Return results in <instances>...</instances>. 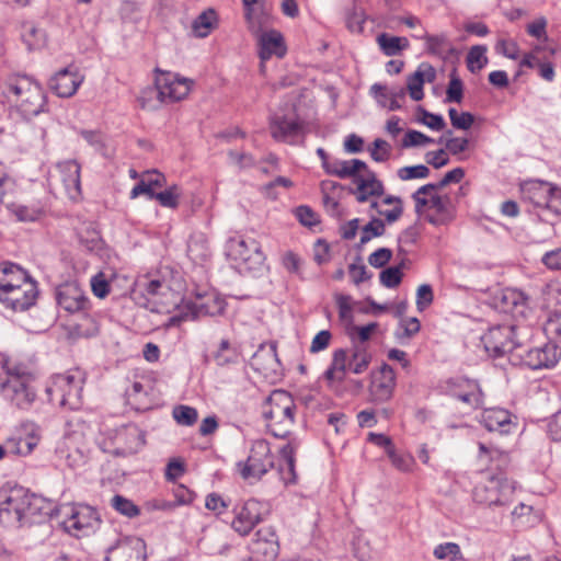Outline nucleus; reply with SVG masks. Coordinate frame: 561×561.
I'll return each mask as SVG.
<instances>
[{
  "label": "nucleus",
  "mask_w": 561,
  "mask_h": 561,
  "mask_svg": "<svg viewBox=\"0 0 561 561\" xmlns=\"http://www.w3.org/2000/svg\"><path fill=\"white\" fill-rule=\"evenodd\" d=\"M478 460L485 470L472 489L473 502L489 508L508 505L516 490V482L506 476L510 454L483 442L478 443Z\"/></svg>",
  "instance_id": "f257e3e1"
},
{
  "label": "nucleus",
  "mask_w": 561,
  "mask_h": 561,
  "mask_svg": "<svg viewBox=\"0 0 561 561\" xmlns=\"http://www.w3.org/2000/svg\"><path fill=\"white\" fill-rule=\"evenodd\" d=\"M158 76L154 80V87L147 88L141 91L138 102L141 108L154 110L158 104L152 103L156 98L157 103H174L183 100L191 90L192 81L185 78H179L170 71H161L156 69Z\"/></svg>",
  "instance_id": "f03ea898"
},
{
  "label": "nucleus",
  "mask_w": 561,
  "mask_h": 561,
  "mask_svg": "<svg viewBox=\"0 0 561 561\" xmlns=\"http://www.w3.org/2000/svg\"><path fill=\"white\" fill-rule=\"evenodd\" d=\"M5 87L15 96L16 106L25 118L30 119L46 111V95L32 78L14 75L7 79Z\"/></svg>",
  "instance_id": "7ed1b4c3"
},
{
  "label": "nucleus",
  "mask_w": 561,
  "mask_h": 561,
  "mask_svg": "<svg viewBox=\"0 0 561 561\" xmlns=\"http://www.w3.org/2000/svg\"><path fill=\"white\" fill-rule=\"evenodd\" d=\"M42 500L23 488H13L0 495V523L8 527L22 524L39 512Z\"/></svg>",
  "instance_id": "20e7f679"
},
{
  "label": "nucleus",
  "mask_w": 561,
  "mask_h": 561,
  "mask_svg": "<svg viewBox=\"0 0 561 561\" xmlns=\"http://www.w3.org/2000/svg\"><path fill=\"white\" fill-rule=\"evenodd\" d=\"M84 381L85 373L80 368L54 375L46 388L49 401L70 410L79 409Z\"/></svg>",
  "instance_id": "39448f33"
},
{
  "label": "nucleus",
  "mask_w": 561,
  "mask_h": 561,
  "mask_svg": "<svg viewBox=\"0 0 561 561\" xmlns=\"http://www.w3.org/2000/svg\"><path fill=\"white\" fill-rule=\"evenodd\" d=\"M295 403L291 396L285 390H274L267 398L263 414L268 421V428L273 436L287 438L294 423Z\"/></svg>",
  "instance_id": "423d86ee"
},
{
  "label": "nucleus",
  "mask_w": 561,
  "mask_h": 561,
  "mask_svg": "<svg viewBox=\"0 0 561 561\" xmlns=\"http://www.w3.org/2000/svg\"><path fill=\"white\" fill-rule=\"evenodd\" d=\"M158 375L150 370H136L128 378L125 388L127 403L137 411L151 409L160 399L161 391L158 387Z\"/></svg>",
  "instance_id": "0eeeda50"
},
{
  "label": "nucleus",
  "mask_w": 561,
  "mask_h": 561,
  "mask_svg": "<svg viewBox=\"0 0 561 561\" xmlns=\"http://www.w3.org/2000/svg\"><path fill=\"white\" fill-rule=\"evenodd\" d=\"M145 444V434L135 424L107 431L100 442L105 453L122 457L137 454Z\"/></svg>",
  "instance_id": "6e6552de"
},
{
  "label": "nucleus",
  "mask_w": 561,
  "mask_h": 561,
  "mask_svg": "<svg viewBox=\"0 0 561 561\" xmlns=\"http://www.w3.org/2000/svg\"><path fill=\"white\" fill-rule=\"evenodd\" d=\"M267 514L266 505L256 499L240 501L232 508L230 526L238 535L247 537Z\"/></svg>",
  "instance_id": "1a4fd4ad"
},
{
  "label": "nucleus",
  "mask_w": 561,
  "mask_h": 561,
  "mask_svg": "<svg viewBox=\"0 0 561 561\" xmlns=\"http://www.w3.org/2000/svg\"><path fill=\"white\" fill-rule=\"evenodd\" d=\"M275 466V457L265 439L254 440L247 460L238 463L239 472L245 480H260Z\"/></svg>",
  "instance_id": "9d476101"
},
{
  "label": "nucleus",
  "mask_w": 561,
  "mask_h": 561,
  "mask_svg": "<svg viewBox=\"0 0 561 561\" xmlns=\"http://www.w3.org/2000/svg\"><path fill=\"white\" fill-rule=\"evenodd\" d=\"M64 514L62 526L65 530L77 538L92 534L101 522L98 512L89 505H66Z\"/></svg>",
  "instance_id": "9b49d317"
},
{
  "label": "nucleus",
  "mask_w": 561,
  "mask_h": 561,
  "mask_svg": "<svg viewBox=\"0 0 561 561\" xmlns=\"http://www.w3.org/2000/svg\"><path fill=\"white\" fill-rule=\"evenodd\" d=\"M370 353H334L332 366L325 371L324 380L333 390H339L346 373L360 374L370 364Z\"/></svg>",
  "instance_id": "f8f14e48"
},
{
  "label": "nucleus",
  "mask_w": 561,
  "mask_h": 561,
  "mask_svg": "<svg viewBox=\"0 0 561 561\" xmlns=\"http://www.w3.org/2000/svg\"><path fill=\"white\" fill-rule=\"evenodd\" d=\"M227 256L248 271L260 270L265 261L260 243L255 239L229 238L226 243Z\"/></svg>",
  "instance_id": "ddd939ff"
},
{
  "label": "nucleus",
  "mask_w": 561,
  "mask_h": 561,
  "mask_svg": "<svg viewBox=\"0 0 561 561\" xmlns=\"http://www.w3.org/2000/svg\"><path fill=\"white\" fill-rule=\"evenodd\" d=\"M2 284L0 301L4 308L14 312H21L35 305L38 296L36 282H25L21 286H12L8 283Z\"/></svg>",
  "instance_id": "4468645a"
},
{
  "label": "nucleus",
  "mask_w": 561,
  "mask_h": 561,
  "mask_svg": "<svg viewBox=\"0 0 561 561\" xmlns=\"http://www.w3.org/2000/svg\"><path fill=\"white\" fill-rule=\"evenodd\" d=\"M270 130L275 140L294 145L304 138L305 124L295 111L275 113L270 121Z\"/></svg>",
  "instance_id": "2eb2a0df"
},
{
  "label": "nucleus",
  "mask_w": 561,
  "mask_h": 561,
  "mask_svg": "<svg viewBox=\"0 0 561 561\" xmlns=\"http://www.w3.org/2000/svg\"><path fill=\"white\" fill-rule=\"evenodd\" d=\"M51 184L70 199H77L81 194L80 165L76 160H67L56 164L55 173L50 175Z\"/></svg>",
  "instance_id": "dca6fc26"
},
{
  "label": "nucleus",
  "mask_w": 561,
  "mask_h": 561,
  "mask_svg": "<svg viewBox=\"0 0 561 561\" xmlns=\"http://www.w3.org/2000/svg\"><path fill=\"white\" fill-rule=\"evenodd\" d=\"M481 342L484 351H514L525 346L514 324H499L490 328L481 336Z\"/></svg>",
  "instance_id": "f3484780"
},
{
  "label": "nucleus",
  "mask_w": 561,
  "mask_h": 561,
  "mask_svg": "<svg viewBox=\"0 0 561 561\" xmlns=\"http://www.w3.org/2000/svg\"><path fill=\"white\" fill-rule=\"evenodd\" d=\"M277 535L273 527L260 528L252 539L249 551L253 561H274L278 554Z\"/></svg>",
  "instance_id": "a211bd4d"
},
{
  "label": "nucleus",
  "mask_w": 561,
  "mask_h": 561,
  "mask_svg": "<svg viewBox=\"0 0 561 561\" xmlns=\"http://www.w3.org/2000/svg\"><path fill=\"white\" fill-rule=\"evenodd\" d=\"M493 305L500 312L510 313L515 319H525L530 311L528 298L514 288L500 290L493 298Z\"/></svg>",
  "instance_id": "6ab92c4d"
},
{
  "label": "nucleus",
  "mask_w": 561,
  "mask_h": 561,
  "mask_svg": "<svg viewBox=\"0 0 561 561\" xmlns=\"http://www.w3.org/2000/svg\"><path fill=\"white\" fill-rule=\"evenodd\" d=\"M34 380L5 379L0 382L1 396L19 409H27L34 402L36 392L31 383Z\"/></svg>",
  "instance_id": "aec40b11"
},
{
  "label": "nucleus",
  "mask_w": 561,
  "mask_h": 561,
  "mask_svg": "<svg viewBox=\"0 0 561 561\" xmlns=\"http://www.w3.org/2000/svg\"><path fill=\"white\" fill-rule=\"evenodd\" d=\"M396 387V375L393 369L383 364L377 370L371 373L369 396L374 402L388 401Z\"/></svg>",
  "instance_id": "412c9836"
},
{
  "label": "nucleus",
  "mask_w": 561,
  "mask_h": 561,
  "mask_svg": "<svg viewBox=\"0 0 561 561\" xmlns=\"http://www.w3.org/2000/svg\"><path fill=\"white\" fill-rule=\"evenodd\" d=\"M190 308L196 318L204 316L215 317L224 312L226 301L215 290L197 288Z\"/></svg>",
  "instance_id": "4be33fe9"
},
{
  "label": "nucleus",
  "mask_w": 561,
  "mask_h": 561,
  "mask_svg": "<svg viewBox=\"0 0 561 561\" xmlns=\"http://www.w3.org/2000/svg\"><path fill=\"white\" fill-rule=\"evenodd\" d=\"M56 300L60 308L75 313L83 311L89 305V299L77 283H65L56 289Z\"/></svg>",
  "instance_id": "5701e85b"
},
{
  "label": "nucleus",
  "mask_w": 561,
  "mask_h": 561,
  "mask_svg": "<svg viewBox=\"0 0 561 561\" xmlns=\"http://www.w3.org/2000/svg\"><path fill=\"white\" fill-rule=\"evenodd\" d=\"M145 543L139 538H124L108 548L105 561H145Z\"/></svg>",
  "instance_id": "b1692460"
},
{
  "label": "nucleus",
  "mask_w": 561,
  "mask_h": 561,
  "mask_svg": "<svg viewBox=\"0 0 561 561\" xmlns=\"http://www.w3.org/2000/svg\"><path fill=\"white\" fill-rule=\"evenodd\" d=\"M41 440L38 430L34 425H24L7 440V450L16 456H28Z\"/></svg>",
  "instance_id": "393cba45"
},
{
  "label": "nucleus",
  "mask_w": 561,
  "mask_h": 561,
  "mask_svg": "<svg viewBox=\"0 0 561 561\" xmlns=\"http://www.w3.org/2000/svg\"><path fill=\"white\" fill-rule=\"evenodd\" d=\"M355 187H350L348 192L355 195L358 203H365L370 197L381 196L385 192V186L374 171L366 168L358 176L355 178Z\"/></svg>",
  "instance_id": "a878e982"
},
{
  "label": "nucleus",
  "mask_w": 561,
  "mask_h": 561,
  "mask_svg": "<svg viewBox=\"0 0 561 561\" xmlns=\"http://www.w3.org/2000/svg\"><path fill=\"white\" fill-rule=\"evenodd\" d=\"M253 35L257 38L259 56L262 61L270 59L272 56L282 58L286 55L287 48L280 32L276 30L263 32L261 30L259 34Z\"/></svg>",
  "instance_id": "bb28decb"
},
{
  "label": "nucleus",
  "mask_w": 561,
  "mask_h": 561,
  "mask_svg": "<svg viewBox=\"0 0 561 561\" xmlns=\"http://www.w3.org/2000/svg\"><path fill=\"white\" fill-rule=\"evenodd\" d=\"M508 360L528 369L551 368L559 362L561 353H508Z\"/></svg>",
  "instance_id": "cd10ccee"
},
{
  "label": "nucleus",
  "mask_w": 561,
  "mask_h": 561,
  "mask_svg": "<svg viewBox=\"0 0 561 561\" xmlns=\"http://www.w3.org/2000/svg\"><path fill=\"white\" fill-rule=\"evenodd\" d=\"M82 80L78 72L65 68L50 78L49 88L59 98H70L77 92Z\"/></svg>",
  "instance_id": "c85d7f7f"
},
{
  "label": "nucleus",
  "mask_w": 561,
  "mask_h": 561,
  "mask_svg": "<svg viewBox=\"0 0 561 561\" xmlns=\"http://www.w3.org/2000/svg\"><path fill=\"white\" fill-rule=\"evenodd\" d=\"M520 188L525 201H528L536 207L541 208L543 211L548 210L552 188L551 183L540 180H529L525 181Z\"/></svg>",
  "instance_id": "c756f323"
},
{
  "label": "nucleus",
  "mask_w": 561,
  "mask_h": 561,
  "mask_svg": "<svg viewBox=\"0 0 561 561\" xmlns=\"http://www.w3.org/2000/svg\"><path fill=\"white\" fill-rule=\"evenodd\" d=\"M0 363L5 370L7 379L34 380V364L31 360L20 359L18 353H1Z\"/></svg>",
  "instance_id": "7c9ffc66"
},
{
  "label": "nucleus",
  "mask_w": 561,
  "mask_h": 561,
  "mask_svg": "<svg viewBox=\"0 0 561 561\" xmlns=\"http://www.w3.org/2000/svg\"><path fill=\"white\" fill-rule=\"evenodd\" d=\"M481 423L489 432H499L500 434H508L516 428L511 413L500 408L484 410L481 414Z\"/></svg>",
  "instance_id": "2f4dec72"
},
{
  "label": "nucleus",
  "mask_w": 561,
  "mask_h": 561,
  "mask_svg": "<svg viewBox=\"0 0 561 561\" xmlns=\"http://www.w3.org/2000/svg\"><path fill=\"white\" fill-rule=\"evenodd\" d=\"M298 442L296 439H289L280 450V457L277 463V470L282 481L285 484H291L296 482V470H295V455L298 448Z\"/></svg>",
  "instance_id": "473e14b6"
},
{
  "label": "nucleus",
  "mask_w": 561,
  "mask_h": 561,
  "mask_svg": "<svg viewBox=\"0 0 561 561\" xmlns=\"http://www.w3.org/2000/svg\"><path fill=\"white\" fill-rule=\"evenodd\" d=\"M61 453H67L66 458L71 467L83 462L89 453V446L81 433L73 432L65 436Z\"/></svg>",
  "instance_id": "72a5a7b5"
},
{
  "label": "nucleus",
  "mask_w": 561,
  "mask_h": 561,
  "mask_svg": "<svg viewBox=\"0 0 561 561\" xmlns=\"http://www.w3.org/2000/svg\"><path fill=\"white\" fill-rule=\"evenodd\" d=\"M366 168L367 164L359 159L334 160L330 161L329 164L325 165L324 171L327 174L334 175L340 179L352 178L354 183L355 178L366 170Z\"/></svg>",
  "instance_id": "f704fd0d"
},
{
  "label": "nucleus",
  "mask_w": 561,
  "mask_h": 561,
  "mask_svg": "<svg viewBox=\"0 0 561 561\" xmlns=\"http://www.w3.org/2000/svg\"><path fill=\"white\" fill-rule=\"evenodd\" d=\"M25 282H34L31 276L21 266L14 263H3L0 266V291L2 290V283L12 286H21Z\"/></svg>",
  "instance_id": "c9c22d12"
},
{
  "label": "nucleus",
  "mask_w": 561,
  "mask_h": 561,
  "mask_svg": "<svg viewBox=\"0 0 561 561\" xmlns=\"http://www.w3.org/2000/svg\"><path fill=\"white\" fill-rule=\"evenodd\" d=\"M431 208H434L437 213V218H431L430 221L433 224H444L453 219L454 209L451 206L450 197L447 195H431L430 198Z\"/></svg>",
  "instance_id": "e433bc0d"
},
{
  "label": "nucleus",
  "mask_w": 561,
  "mask_h": 561,
  "mask_svg": "<svg viewBox=\"0 0 561 561\" xmlns=\"http://www.w3.org/2000/svg\"><path fill=\"white\" fill-rule=\"evenodd\" d=\"M426 41L427 51L432 55L446 58L454 55L456 49L453 47L446 35H428L422 36Z\"/></svg>",
  "instance_id": "4c0bfd02"
},
{
  "label": "nucleus",
  "mask_w": 561,
  "mask_h": 561,
  "mask_svg": "<svg viewBox=\"0 0 561 561\" xmlns=\"http://www.w3.org/2000/svg\"><path fill=\"white\" fill-rule=\"evenodd\" d=\"M377 43L386 56H396L401 50L409 47V41L405 37L390 36L381 33L377 36Z\"/></svg>",
  "instance_id": "58836bf2"
},
{
  "label": "nucleus",
  "mask_w": 561,
  "mask_h": 561,
  "mask_svg": "<svg viewBox=\"0 0 561 561\" xmlns=\"http://www.w3.org/2000/svg\"><path fill=\"white\" fill-rule=\"evenodd\" d=\"M394 469L403 473H413L416 469L415 458L407 451L390 449L387 456Z\"/></svg>",
  "instance_id": "ea45409f"
},
{
  "label": "nucleus",
  "mask_w": 561,
  "mask_h": 561,
  "mask_svg": "<svg viewBox=\"0 0 561 561\" xmlns=\"http://www.w3.org/2000/svg\"><path fill=\"white\" fill-rule=\"evenodd\" d=\"M216 23V12L214 9H208L202 12L193 22L192 28L197 37H206Z\"/></svg>",
  "instance_id": "a19ab883"
},
{
  "label": "nucleus",
  "mask_w": 561,
  "mask_h": 561,
  "mask_svg": "<svg viewBox=\"0 0 561 561\" xmlns=\"http://www.w3.org/2000/svg\"><path fill=\"white\" fill-rule=\"evenodd\" d=\"M366 21V15L363 9L353 4L350 9L345 11V24L350 32L352 33H363L364 24Z\"/></svg>",
  "instance_id": "79ce46f5"
},
{
  "label": "nucleus",
  "mask_w": 561,
  "mask_h": 561,
  "mask_svg": "<svg viewBox=\"0 0 561 561\" xmlns=\"http://www.w3.org/2000/svg\"><path fill=\"white\" fill-rule=\"evenodd\" d=\"M433 554L437 560L460 561L463 559L460 546L456 542L439 543L434 548Z\"/></svg>",
  "instance_id": "37998d69"
},
{
  "label": "nucleus",
  "mask_w": 561,
  "mask_h": 561,
  "mask_svg": "<svg viewBox=\"0 0 561 561\" xmlns=\"http://www.w3.org/2000/svg\"><path fill=\"white\" fill-rule=\"evenodd\" d=\"M486 47L483 45L472 46L467 55V67L468 70L472 73L481 70L488 62V57L485 56Z\"/></svg>",
  "instance_id": "c03bdc74"
},
{
  "label": "nucleus",
  "mask_w": 561,
  "mask_h": 561,
  "mask_svg": "<svg viewBox=\"0 0 561 561\" xmlns=\"http://www.w3.org/2000/svg\"><path fill=\"white\" fill-rule=\"evenodd\" d=\"M182 196V190L179 185L173 184L162 192L156 193L153 199H157L159 204L168 208H176L179 201Z\"/></svg>",
  "instance_id": "a18cd8bd"
},
{
  "label": "nucleus",
  "mask_w": 561,
  "mask_h": 561,
  "mask_svg": "<svg viewBox=\"0 0 561 561\" xmlns=\"http://www.w3.org/2000/svg\"><path fill=\"white\" fill-rule=\"evenodd\" d=\"M172 416L178 424L183 426H192L198 419V412L195 408L180 404L174 407Z\"/></svg>",
  "instance_id": "49530a36"
},
{
  "label": "nucleus",
  "mask_w": 561,
  "mask_h": 561,
  "mask_svg": "<svg viewBox=\"0 0 561 561\" xmlns=\"http://www.w3.org/2000/svg\"><path fill=\"white\" fill-rule=\"evenodd\" d=\"M137 289L134 290V295L136 296L139 294H146L150 297H154L162 293L163 289H167L168 286L164 282L160 279H149L147 277H144L139 279L136 284Z\"/></svg>",
  "instance_id": "de8ad7c7"
},
{
  "label": "nucleus",
  "mask_w": 561,
  "mask_h": 561,
  "mask_svg": "<svg viewBox=\"0 0 561 561\" xmlns=\"http://www.w3.org/2000/svg\"><path fill=\"white\" fill-rule=\"evenodd\" d=\"M385 222L377 217H374L367 225L362 228L360 244L369 242L373 238L381 237L385 234Z\"/></svg>",
  "instance_id": "09e8293b"
},
{
  "label": "nucleus",
  "mask_w": 561,
  "mask_h": 561,
  "mask_svg": "<svg viewBox=\"0 0 561 561\" xmlns=\"http://www.w3.org/2000/svg\"><path fill=\"white\" fill-rule=\"evenodd\" d=\"M463 96V83L454 70L446 90V103H460Z\"/></svg>",
  "instance_id": "8fccbe9b"
},
{
  "label": "nucleus",
  "mask_w": 561,
  "mask_h": 561,
  "mask_svg": "<svg viewBox=\"0 0 561 561\" xmlns=\"http://www.w3.org/2000/svg\"><path fill=\"white\" fill-rule=\"evenodd\" d=\"M257 2L259 0H242L248 28L252 34H259L262 26V18L255 14L253 8Z\"/></svg>",
  "instance_id": "3c124183"
},
{
  "label": "nucleus",
  "mask_w": 561,
  "mask_h": 561,
  "mask_svg": "<svg viewBox=\"0 0 561 561\" xmlns=\"http://www.w3.org/2000/svg\"><path fill=\"white\" fill-rule=\"evenodd\" d=\"M403 264L404 263L402 262L398 266H390L385 268L379 275L380 283L387 288L397 287L403 277V273L401 271Z\"/></svg>",
  "instance_id": "603ef678"
},
{
  "label": "nucleus",
  "mask_w": 561,
  "mask_h": 561,
  "mask_svg": "<svg viewBox=\"0 0 561 561\" xmlns=\"http://www.w3.org/2000/svg\"><path fill=\"white\" fill-rule=\"evenodd\" d=\"M8 209L16 217L19 221H35L41 216V210L28 206L12 203Z\"/></svg>",
  "instance_id": "864d4df0"
},
{
  "label": "nucleus",
  "mask_w": 561,
  "mask_h": 561,
  "mask_svg": "<svg viewBox=\"0 0 561 561\" xmlns=\"http://www.w3.org/2000/svg\"><path fill=\"white\" fill-rule=\"evenodd\" d=\"M425 73L422 70H416L412 76L408 79V90L410 92V96L414 101H420L423 99V84L425 82Z\"/></svg>",
  "instance_id": "5fc2aeb1"
},
{
  "label": "nucleus",
  "mask_w": 561,
  "mask_h": 561,
  "mask_svg": "<svg viewBox=\"0 0 561 561\" xmlns=\"http://www.w3.org/2000/svg\"><path fill=\"white\" fill-rule=\"evenodd\" d=\"M112 506L119 512L121 514L127 516V517H135L139 515L140 511L133 503V501L122 496V495H115L112 499Z\"/></svg>",
  "instance_id": "6e6d98bb"
},
{
  "label": "nucleus",
  "mask_w": 561,
  "mask_h": 561,
  "mask_svg": "<svg viewBox=\"0 0 561 561\" xmlns=\"http://www.w3.org/2000/svg\"><path fill=\"white\" fill-rule=\"evenodd\" d=\"M398 178L402 181L412 179H425L430 175V169L424 164L403 167L398 170Z\"/></svg>",
  "instance_id": "4d7b16f0"
},
{
  "label": "nucleus",
  "mask_w": 561,
  "mask_h": 561,
  "mask_svg": "<svg viewBox=\"0 0 561 561\" xmlns=\"http://www.w3.org/2000/svg\"><path fill=\"white\" fill-rule=\"evenodd\" d=\"M370 157L376 162H385L390 158L391 146L383 139L377 138L369 148Z\"/></svg>",
  "instance_id": "13d9d810"
},
{
  "label": "nucleus",
  "mask_w": 561,
  "mask_h": 561,
  "mask_svg": "<svg viewBox=\"0 0 561 561\" xmlns=\"http://www.w3.org/2000/svg\"><path fill=\"white\" fill-rule=\"evenodd\" d=\"M417 112L420 114L419 121L431 129L443 130L445 128L446 123L442 115L430 113L423 107H419Z\"/></svg>",
  "instance_id": "bf43d9fd"
},
{
  "label": "nucleus",
  "mask_w": 561,
  "mask_h": 561,
  "mask_svg": "<svg viewBox=\"0 0 561 561\" xmlns=\"http://www.w3.org/2000/svg\"><path fill=\"white\" fill-rule=\"evenodd\" d=\"M294 213L296 218L302 226L311 228L320 224L319 216L309 206H298L295 208Z\"/></svg>",
  "instance_id": "052dcab7"
},
{
  "label": "nucleus",
  "mask_w": 561,
  "mask_h": 561,
  "mask_svg": "<svg viewBox=\"0 0 561 561\" xmlns=\"http://www.w3.org/2000/svg\"><path fill=\"white\" fill-rule=\"evenodd\" d=\"M205 506L207 510L214 512L216 516H220L228 511L229 502L220 494L214 492L206 496Z\"/></svg>",
  "instance_id": "680f3d73"
},
{
  "label": "nucleus",
  "mask_w": 561,
  "mask_h": 561,
  "mask_svg": "<svg viewBox=\"0 0 561 561\" xmlns=\"http://www.w3.org/2000/svg\"><path fill=\"white\" fill-rule=\"evenodd\" d=\"M434 142V139L419 130H409L402 139V147H417Z\"/></svg>",
  "instance_id": "e2e57ef3"
},
{
  "label": "nucleus",
  "mask_w": 561,
  "mask_h": 561,
  "mask_svg": "<svg viewBox=\"0 0 561 561\" xmlns=\"http://www.w3.org/2000/svg\"><path fill=\"white\" fill-rule=\"evenodd\" d=\"M186 471L185 461L181 458H172L165 468V479L171 482H175Z\"/></svg>",
  "instance_id": "0e129e2a"
},
{
  "label": "nucleus",
  "mask_w": 561,
  "mask_h": 561,
  "mask_svg": "<svg viewBox=\"0 0 561 561\" xmlns=\"http://www.w3.org/2000/svg\"><path fill=\"white\" fill-rule=\"evenodd\" d=\"M336 305L339 308V317L344 322H352L353 308L352 298L348 295L339 294L335 296Z\"/></svg>",
  "instance_id": "69168bd1"
},
{
  "label": "nucleus",
  "mask_w": 561,
  "mask_h": 561,
  "mask_svg": "<svg viewBox=\"0 0 561 561\" xmlns=\"http://www.w3.org/2000/svg\"><path fill=\"white\" fill-rule=\"evenodd\" d=\"M392 257V251L388 248H380L368 256V263L376 268H381Z\"/></svg>",
  "instance_id": "338daca9"
},
{
  "label": "nucleus",
  "mask_w": 561,
  "mask_h": 561,
  "mask_svg": "<svg viewBox=\"0 0 561 561\" xmlns=\"http://www.w3.org/2000/svg\"><path fill=\"white\" fill-rule=\"evenodd\" d=\"M433 289L428 284H423L419 286L416 291V307L419 310H424L433 302Z\"/></svg>",
  "instance_id": "774afa93"
}]
</instances>
